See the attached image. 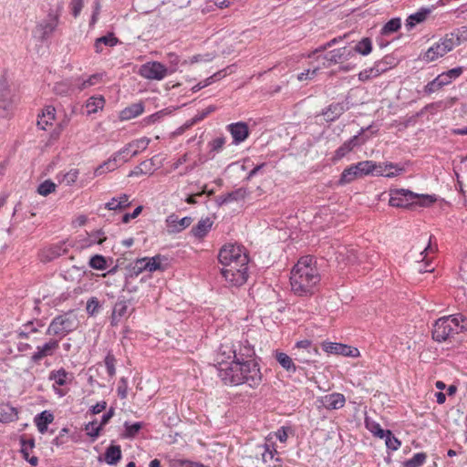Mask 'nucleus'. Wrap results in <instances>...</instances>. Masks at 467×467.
Listing matches in <instances>:
<instances>
[{"label":"nucleus","instance_id":"36","mask_svg":"<svg viewBox=\"0 0 467 467\" xmlns=\"http://www.w3.org/2000/svg\"><path fill=\"white\" fill-rule=\"evenodd\" d=\"M69 244L66 241L52 244L47 250L48 260H53L66 254L68 252Z\"/></svg>","mask_w":467,"mask_h":467},{"label":"nucleus","instance_id":"2","mask_svg":"<svg viewBox=\"0 0 467 467\" xmlns=\"http://www.w3.org/2000/svg\"><path fill=\"white\" fill-rule=\"evenodd\" d=\"M319 282L315 259L311 255L301 257L294 265V295L313 294L314 286Z\"/></svg>","mask_w":467,"mask_h":467},{"label":"nucleus","instance_id":"38","mask_svg":"<svg viewBox=\"0 0 467 467\" xmlns=\"http://www.w3.org/2000/svg\"><path fill=\"white\" fill-rule=\"evenodd\" d=\"M143 111L144 106L142 103H134L121 110L120 118L124 120L131 119L141 115Z\"/></svg>","mask_w":467,"mask_h":467},{"label":"nucleus","instance_id":"12","mask_svg":"<svg viewBox=\"0 0 467 467\" xmlns=\"http://www.w3.org/2000/svg\"><path fill=\"white\" fill-rule=\"evenodd\" d=\"M150 142V140L147 137H142L130 141L126 144L123 148L118 150V155L121 156V161L123 163L128 162L130 158L137 156L140 151L147 149Z\"/></svg>","mask_w":467,"mask_h":467},{"label":"nucleus","instance_id":"32","mask_svg":"<svg viewBox=\"0 0 467 467\" xmlns=\"http://www.w3.org/2000/svg\"><path fill=\"white\" fill-rule=\"evenodd\" d=\"M358 178H362L361 174H359V171L357 169V164H352L342 171L338 184L346 185L352 182H354Z\"/></svg>","mask_w":467,"mask_h":467},{"label":"nucleus","instance_id":"54","mask_svg":"<svg viewBox=\"0 0 467 467\" xmlns=\"http://www.w3.org/2000/svg\"><path fill=\"white\" fill-rule=\"evenodd\" d=\"M338 253L340 256L344 257L343 259L346 260L348 264L353 265L358 262V252L354 248H344V251H339Z\"/></svg>","mask_w":467,"mask_h":467},{"label":"nucleus","instance_id":"44","mask_svg":"<svg viewBox=\"0 0 467 467\" xmlns=\"http://www.w3.org/2000/svg\"><path fill=\"white\" fill-rule=\"evenodd\" d=\"M353 50L354 55L358 53L362 56H368L372 51V41L369 37H363L360 41H358Z\"/></svg>","mask_w":467,"mask_h":467},{"label":"nucleus","instance_id":"40","mask_svg":"<svg viewBox=\"0 0 467 467\" xmlns=\"http://www.w3.org/2000/svg\"><path fill=\"white\" fill-rule=\"evenodd\" d=\"M53 89L57 95L60 96H67L77 90L75 81L71 82L67 79L56 83Z\"/></svg>","mask_w":467,"mask_h":467},{"label":"nucleus","instance_id":"50","mask_svg":"<svg viewBox=\"0 0 467 467\" xmlns=\"http://www.w3.org/2000/svg\"><path fill=\"white\" fill-rule=\"evenodd\" d=\"M225 141H226V140L223 136H220V137H217V138L212 140L208 143V148L210 150V152L214 155L215 153L222 151L223 149V146L225 144Z\"/></svg>","mask_w":467,"mask_h":467},{"label":"nucleus","instance_id":"15","mask_svg":"<svg viewBox=\"0 0 467 467\" xmlns=\"http://www.w3.org/2000/svg\"><path fill=\"white\" fill-rule=\"evenodd\" d=\"M354 57L353 50L348 47H343L328 51L324 55L326 62L323 63L325 67L331 65L342 64Z\"/></svg>","mask_w":467,"mask_h":467},{"label":"nucleus","instance_id":"20","mask_svg":"<svg viewBox=\"0 0 467 467\" xmlns=\"http://www.w3.org/2000/svg\"><path fill=\"white\" fill-rule=\"evenodd\" d=\"M247 195V190L245 188L241 187L225 194L217 196L216 202L219 206H223L234 202L244 201Z\"/></svg>","mask_w":467,"mask_h":467},{"label":"nucleus","instance_id":"24","mask_svg":"<svg viewBox=\"0 0 467 467\" xmlns=\"http://www.w3.org/2000/svg\"><path fill=\"white\" fill-rule=\"evenodd\" d=\"M104 78L103 73H95L88 77H82L75 79V87L78 91H82L84 89L89 88L95 85H98L102 82Z\"/></svg>","mask_w":467,"mask_h":467},{"label":"nucleus","instance_id":"42","mask_svg":"<svg viewBox=\"0 0 467 467\" xmlns=\"http://www.w3.org/2000/svg\"><path fill=\"white\" fill-rule=\"evenodd\" d=\"M105 105V99L102 96L91 97L86 102L88 114H94L102 109Z\"/></svg>","mask_w":467,"mask_h":467},{"label":"nucleus","instance_id":"22","mask_svg":"<svg viewBox=\"0 0 467 467\" xmlns=\"http://www.w3.org/2000/svg\"><path fill=\"white\" fill-rule=\"evenodd\" d=\"M20 452L23 458L32 466H36L38 463V458L36 456H30V453L35 448V440L33 438H26L25 436H22L20 438Z\"/></svg>","mask_w":467,"mask_h":467},{"label":"nucleus","instance_id":"41","mask_svg":"<svg viewBox=\"0 0 467 467\" xmlns=\"http://www.w3.org/2000/svg\"><path fill=\"white\" fill-rule=\"evenodd\" d=\"M69 373L63 368L52 370L49 373L48 379L53 380L55 385L65 386L68 381Z\"/></svg>","mask_w":467,"mask_h":467},{"label":"nucleus","instance_id":"29","mask_svg":"<svg viewBox=\"0 0 467 467\" xmlns=\"http://www.w3.org/2000/svg\"><path fill=\"white\" fill-rule=\"evenodd\" d=\"M16 408L8 403H0V422H13L18 419Z\"/></svg>","mask_w":467,"mask_h":467},{"label":"nucleus","instance_id":"39","mask_svg":"<svg viewBox=\"0 0 467 467\" xmlns=\"http://www.w3.org/2000/svg\"><path fill=\"white\" fill-rule=\"evenodd\" d=\"M446 51L443 50L441 45L438 42L431 46L422 56V59L426 62H432L439 57L446 55Z\"/></svg>","mask_w":467,"mask_h":467},{"label":"nucleus","instance_id":"53","mask_svg":"<svg viewBox=\"0 0 467 467\" xmlns=\"http://www.w3.org/2000/svg\"><path fill=\"white\" fill-rule=\"evenodd\" d=\"M116 358L111 352H108L104 358V363L107 368V372L110 378H113L116 374Z\"/></svg>","mask_w":467,"mask_h":467},{"label":"nucleus","instance_id":"33","mask_svg":"<svg viewBox=\"0 0 467 467\" xmlns=\"http://www.w3.org/2000/svg\"><path fill=\"white\" fill-rule=\"evenodd\" d=\"M53 414L48 410H44L35 417L34 421L38 431L43 434L47 431V426L53 421Z\"/></svg>","mask_w":467,"mask_h":467},{"label":"nucleus","instance_id":"28","mask_svg":"<svg viewBox=\"0 0 467 467\" xmlns=\"http://www.w3.org/2000/svg\"><path fill=\"white\" fill-rule=\"evenodd\" d=\"M56 109L52 106H47L41 115H38L37 126L41 130H47L52 125L55 119Z\"/></svg>","mask_w":467,"mask_h":467},{"label":"nucleus","instance_id":"13","mask_svg":"<svg viewBox=\"0 0 467 467\" xmlns=\"http://www.w3.org/2000/svg\"><path fill=\"white\" fill-rule=\"evenodd\" d=\"M163 260L164 257L160 254L152 257L137 259L133 267L134 273L138 275L143 271H148L150 273L164 271L166 266L162 264Z\"/></svg>","mask_w":467,"mask_h":467},{"label":"nucleus","instance_id":"56","mask_svg":"<svg viewBox=\"0 0 467 467\" xmlns=\"http://www.w3.org/2000/svg\"><path fill=\"white\" fill-rule=\"evenodd\" d=\"M124 427H125V437L133 438L141 430L142 423L141 422H134V423L130 424L128 422H125Z\"/></svg>","mask_w":467,"mask_h":467},{"label":"nucleus","instance_id":"14","mask_svg":"<svg viewBox=\"0 0 467 467\" xmlns=\"http://www.w3.org/2000/svg\"><path fill=\"white\" fill-rule=\"evenodd\" d=\"M233 345L234 348H227L228 358H233L234 360L246 361L245 358H252L254 355V347L247 339L240 340Z\"/></svg>","mask_w":467,"mask_h":467},{"label":"nucleus","instance_id":"61","mask_svg":"<svg viewBox=\"0 0 467 467\" xmlns=\"http://www.w3.org/2000/svg\"><path fill=\"white\" fill-rule=\"evenodd\" d=\"M386 445L392 451H397L400 447V441L392 434L389 430H387Z\"/></svg>","mask_w":467,"mask_h":467},{"label":"nucleus","instance_id":"17","mask_svg":"<svg viewBox=\"0 0 467 467\" xmlns=\"http://www.w3.org/2000/svg\"><path fill=\"white\" fill-rule=\"evenodd\" d=\"M323 349L330 354H337L345 357H358L359 351L357 348H352L341 343L327 342L323 344Z\"/></svg>","mask_w":467,"mask_h":467},{"label":"nucleus","instance_id":"59","mask_svg":"<svg viewBox=\"0 0 467 467\" xmlns=\"http://www.w3.org/2000/svg\"><path fill=\"white\" fill-rule=\"evenodd\" d=\"M172 467H205L203 464L184 459H174Z\"/></svg>","mask_w":467,"mask_h":467},{"label":"nucleus","instance_id":"8","mask_svg":"<svg viewBox=\"0 0 467 467\" xmlns=\"http://www.w3.org/2000/svg\"><path fill=\"white\" fill-rule=\"evenodd\" d=\"M16 95L9 88L7 78L3 76L0 79V118H9L14 111Z\"/></svg>","mask_w":467,"mask_h":467},{"label":"nucleus","instance_id":"16","mask_svg":"<svg viewBox=\"0 0 467 467\" xmlns=\"http://www.w3.org/2000/svg\"><path fill=\"white\" fill-rule=\"evenodd\" d=\"M59 338L52 337L43 345L37 346L31 356L33 363H39L44 358L53 356L59 348Z\"/></svg>","mask_w":467,"mask_h":467},{"label":"nucleus","instance_id":"21","mask_svg":"<svg viewBox=\"0 0 467 467\" xmlns=\"http://www.w3.org/2000/svg\"><path fill=\"white\" fill-rule=\"evenodd\" d=\"M120 163H123L121 161V156L118 155V151H116L107 161H103L95 169L94 176L99 177L104 173L113 171L120 165Z\"/></svg>","mask_w":467,"mask_h":467},{"label":"nucleus","instance_id":"10","mask_svg":"<svg viewBox=\"0 0 467 467\" xmlns=\"http://www.w3.org/2000/svg\"><path fill=\"white\" fill-rule=\"evenodd\" d=\"M58 21L59 14L50 11L47 17L36 25L34 30V36L40 41H46L56 30Z\"/></svg>","mask_w":467,"mask_h":467},{"label":"nucleus","instance_id":"1","mask_svg":"<svg viewBox=\"0 0 467 467\" xmlns=\"http://www.w3.org/2000/svg\"><path fill=\"white\" fill-rule=\"evenodd\" d=\"M217 374L221 380L226 385L238 386L246 384L251 388L257 387L262 381L260 368L254 360L247 359L219 361Z\"/></svg>","mask_w":467,"mask_h":467},{"label":"nucleus","instance_id":"6","mask_svg":"<svg viewBox=\"0 0 467 467\" xmlns=\"http://www.w3.org/2000/svg\"><path fill=\"white\" fill-rule=\"evenodd\" d=\"M221 265L223 266L221 273L230 285L241 286L246 282L248 277L247 265H241L238 264V265H236L237 263Z\"/></svg>","mask_w":467,"mask_h":467},{"label":"nucleus","instance_id":"34","mask_svg":"<svg viewBox=\"0 0 467 467\" xmlns=\"http://www.w3.org/2000/svg\"><path fill=\"white\" fill-rule=\"evenodd\" d=\"M121 450L119 445H110L104 454V461L109 465H116L121 459Z\"/></svg>","mask_w":467,"mask_h":467},{"label":"nucleus","instance_id":"19","mask_svg":"<svg viewBox=\"0 0 467 467\" xmlns=\"http://www.w3.org/2000/svg\"><path fill=\"white\" fill-rule=\"evenodd\" d=\"M319 402L327 410H339L345 406L346 398L341 393L334 392L321 397Z\"/></svg>","mask_w":467,"mask_h":467},{"label":"nucleus","instance_id":"31","mask_svg":"<svg viewBox=\"0 0 467 467\" xmlns=\"http://www.w3.org/2000/svg\"><path fill=\"white\" fill-rule=\"evenodd\" d=\"M212 226L213 221L209 217L202 218L192 228V234L194 237L202 239L207 235Z\"/></svg>","mask_w":467,"mask_h":467},{"label":"nucleus","instance_id":"43","mask_svg":"<svg viewBox=\"0 0 467 467\" xmlns=\"http://www.w3.org/2000/svg\"><path fill=\"white\" fill-rule=\"evenodd\" d=\"M79 171L78 169H71L66 173H58L57 180L59 183H64L67 186L73 185L78 177Z\"/></svg>","mask_w":467,"mask_h":467},{"label":"nucleus","instance_id":"3","mask_svg":"<svg viewBox=\"0 0 467 467\" xmlns=\"http://www.w3.org/2000/svg\"><path fill=\"white\" fill-rule=\"evenodd\" d=\"M464 331H467V317L462 314H454L437 319L431 334L433 340L444 342Z\"/></svg>","mask_w":467,"mask_h":467},{"label":"nucleus","instance_id":"58","mask_svg":"<svg viewBox=\"0 0 467 467\" xmlns=\"http://www.w3.org/2000/svg\"><path fill=\"white\" fill-rule=\"evenodd\" d=\"M227 348H234L233 344H222L218 352H217V368L219 367V361L224 359L226 361L233 360V358H228V349Z\"/></svg>","mask_w":467,"mask_h":467},{"label":"nucleus","instance_id":"55","mask_svg":"<svg viewBox=\"0 0 467 467\" xmlns=\"http://www.w3.org/2000/svg\"><path fill=\"white\" fill-rule=\"evenodd\" d=\"M275 358L284 368L288 370L292 368V358L287 354L276 350Z\"/></svg>","mask_w":467,"mask_h":467},{"label":"nucleus","instance_id":"25","mask_svg":"<svg viewBox=\"0 0 467 467\" xmlns=\"http://www.w3.org/2000/svg\"><path fill=\"white\" fill-rule=\"evenodd\" d=\"M128 313V302L124 299H119L112 309L110 317V325L117 327L123 317H127Z\"/></svg>","mask_w":467,"mask_h":467},{"label":"nucleus","instance_id":"11","mask_svg":"<svg viewBox=\"0 0 467 467\" xmlns=\"http://www.w3.org/2000/svg\"><path fill=\"white\" fill-rule=\"evenodd\" d=\"M138 73L145 79L160 81L169 75V69L161 62L150 61L142 64Z\"/></svg>","mask_w":467,"mask_h":467},{"label":"nucleus","instance_id":"23","mask_svg":"<svg viewBox=\"0 0 467 467\" xmlns=\"http://www.w3.org/2000/svg\"><path fill=\"white\" fill-rule=\"evenodd\" d=\"M166 223L171 232L180 233L192 224V218L190 216L179 218L176 214H171L167 217Z\"/></svg>","mask_w":467,"mask_h":467},{"label":"nucleus","instance_id":"63","mask_svg":"<svg viewBox=\"0 0 467 467\" xmlns=\"http://www.w3.org/2000/svg\"><path fill=\"white\" fill-rule=\"evenodd\" d=\"M167 57L170 64V67H168L169 75H171L177 70L178 65L180 63V57L175 53H169Z\"/></svg>","mask_w":467,"mask_h":467},{"label":"nucleus","instance_id":"57","mask_svg":"<svg viewBox=\"0 0 467 467\" xmlns=\"http://www.w3.org/2000/svg\"><path fill=\"white\" fill-rule=\"evenodd\" d=\"M385 167L387 171L386 177L389 178L395 177L404 171V168L397 163L387 162Z\"/></svg>","mask_w":467,"mask_h":467},{"label":"nucleus","instance_id":"4","mask_svg":"<svg viewBox=\"0 0 467 467\" xmlns=\"http://www.w3.org/2000/svg\"><path fill=\"white\" fill-rule=\"evenodd\" d=\"M434 195L416 194L409 190L396 189L390 192L389 204L397 208H410L414 204L427 206L436 202Z\"/></svg>","mask_w":467,"mask_h":467},{"label":"nucleus","instance_id":"48","mask_svg":"<svg viewBox=\"0 0 467 467\" xmlns=\"http://www.w3.org/2000/svg\"><path fill=\"white\" fill-rule=\"evenodd\" d=\"M102 430V427L99 423H98L97 420L90 421L87 424H85L84 431H86V434L92 439V441H95L100 433V431Z\"/></svg>","mask_w":467,"mask_h":467},{"label":"nucleus","instance_id":"37","mask_svg":"<svg viewBox=\"0 0 467 467\" xmlns=\"http://www.w3.org/2000/svg\"><path fill=\"white\" fill-rule=\"evenodd\" d=\"M296 348L298 349L304 348L306 350V356L302 358H296V359L303 362L310 361L311 358L317 353V348L312 345V341L309 339L299 340L296 343Z\"/></svg>","mask_w":467,"mask_h":467},{"label":"nucleus","instance_id":"52","mask_svg":"<svg viewBox=\"0 0 467 467\" xmlns=\"http://www.w3.org/2000/svg\"><path fill=\"white\" fill-rule=\"evenodd\" d=\"M89 266L95 270H105L107 268V261L104 256L95 254L89 259Z\"/></svg>","mask_w":467,"mask_h":467},{"label":"nucleus","instance_id":"7","mask_svg":"<svg viewBox=\"0 0 467 467\" xmlns=\"http://www.w3.org/2000/svg\"><path fill=\"white\" fill-rule=\"evenodd\" d=\"M220 264L237 263L241 265H248V256L244 248L234 244H224L218 254Z\"/></svg>","mask_w":467,"mask_h":467},{"label":"nucleus","instance_id":"30","mask_svg":"<svg viewBox=\"0 0 467 467\" xmlns=\"http://www.w3.org/2000/svg\"><path fill=\"white\" fill-rule=\"evenodd\" d=\"M44 325L41 320H31L19 327L16 333L18 337L26 338L30 334L37 332L39 327H42Z\"/></svg>","mask_w":467,"mask_h":467},{"label":"nucleus","instance_id":"64","mask_svg":"<svg viewBox=\"0 0 467 467\" xmlns=\"http://www.w3.org/2000/svg\"><path fill=\"white\" fill-rule=\"evenodd\" d=\"M441 88H442V86L440 84L438 79L435 78L433 80L430 81L427 85H425L424 92L428 95H431Z\"/></svg>","mask_w":467,"mask_h":467},{"label":"nucleus","instance_id":"35","mask_svg":"<svg viewBox=\"0 0 467 467\" xmlns=\"http://www.w3.org/2000/svg\"><path fill=\"white\" fill-rule=\"evenodd\" d=\"M430 14L429 9H420V11L411 14L406 19L405 26L408 31L411 30L417 24L422 23L426 20Z\"/></svg>","mask_w":467,"mask_h":467},{"label":"nucleus","instance_id":"46","mask_svg":"<svg viewBox=\"0 0 467 467\" xmlns=\"http://www.w3.org/2000/svg\"><path fill=\"white\" fill-rule=\"evenodd\" d=\"M439 43L441 45L443 50H445L446 53L451 51L454 47L460 45L458 44V40L456 39L453 32L446 34L444 37L441 38Z\"/></svg>","mask_w":467,"mask_h":467},{"label":"nucleus","instance_id":"18","mask_svg":"<svg viewBox=\"0 0 467 467\" xmlns=\"http://www.w3.org/2000/svg\"><path fill=\"white\" fill-rule=\"evenodd\" d=\"M227 130L233 137V143L238 145L244 141L249 136V128L245 122L231 123L227 126Z\"/></svg>","mask_w":467,"mask_h":467},{"label":"nucleus","instance_id":"47","mask_svg":"<svg viewBox=\"0 0 467 467\" xmlns=\"http://www.w3.org/2000/svg\"><path fill=\"white\" fill-rule=\"evenodd\" d=\"M426 452H418L414 454L412 458L405 461L403 462V467H420L426 462Z\"/></svg>","mask_w":467,"mask_h":467},{"label":"nucleus","instance_id":"49","mask_svg":"<svg viewBox=\"0 0 467 467\" xmlns=\"http://www.w3.org/2000/svg\"><path fill=\"white\" fill-rule=\"evenodd\" d=\"M356 164L362 177L372 174L376 169V162L373 161H362Z\"/></svg>","mask_w":467,"mask_h":467},{"label":"nucleus","instance_id":"26","mask_svg":"<svg viewBox=\"0 0 467 467\" xmlns=\"http://www.w3.org/2000/svg\"><path fill=\"white\" fill-rule=\"evenodd\" d=\"M358 145V135H355L348 140L345 141L334 153L332 157L333 162H337L343 159L348 153Z\"/></svg>","mask_w":467,"mask_h":467},{"label":"nucleus","instance_id":"51","mask_svg":"<svg viewBox=\"0 0 467 467\" xmlns=\"http://www.w3.org/2000/svg\"><path fill=\"white\" fill-rule=\"evenodd\" d=\"M57 185L51 180H46L37 187V193L42 196H47L55 192Z\"/></svg>","mask_w":467,"mask_h":467},{"label":"nucleus","instance_id":"9","mask_svg":"<svg viewBox=\"0 0 467 467\" xmlns=\"http://www.w3.org/2000/svg\"><path fill=\"white\" fill-rule=\"evenodd\" d=\"M395 58L391 56H385L382 59L374 63L371 67L366 68L358 73V79L366 82L371 78H377L395 67Z\"/></svg>","mask_w":467,"mask_h":467},{"label":"nucleus","instance_id":"5","mask_svg":"<svg viewBox=\"0 0 467 467\" xmlns=\"http://www.w3.org/2000/svg\"><path fill=\"white\" fill-rule=\"evenodd\" d=\"M78 327L77 316L73 312H67L55 317L46 334L59 338V341L70 332L76 330Z\"/></svg>","mask_w":467,"mask_h":467},{"label":"nucleus","instance_id":"27","mask_svg":"<svg viewBox=\"0 0 467 467\" xmlns=\"http://www.w3.org/2000/svg\"><path fill=\"white\" fill-rule=\"evenodd\" d=\"M347 109L348 108L345 107L343 102L332 103L322 111V114L327 121H334L338 119Z\"/></svg>","mask_w":467,"mask_h":467},{"label":"nucleus","instance_id":"62","mask_svg":"<svg viewBox=\"0 0 467 467\" xmlns=\"http://www.w3.org/2000/svg\"><path fill=\"white\" fill-rule=\"evenodd\" d=\"M99 302L97 297H91L87 302L86 310L89 316H95L99 309Z\"/></svg>","mask_w":467,"mask_h":467},{"label":"nucleus","instance_id":"45","mask_svg":"<svg viewBox=\"0 0 467 467\" xmlns=\"http://www.w3.org/2000/svg\"><path fill=\"white\" fill-rule=\"evenodd\" d=\"M401 26V20L399 17L391 18L381 28L380 35L383 36H389L397 32Z\"/></svg>","mask_w":467,"mask_h":467},{"label":"nucleus","instance_id":"60","mask_svg":"<svg viewBox=\"0 0 467 467\" xmlns=\"http://www.w3.org/2000/svg\"><path fill=\"white\" fill-rule=\"evenodd\" d=\"M276 451L271 448L270 445L265 444L262 451V460L265 463L270 464L274 460Z\"/></svg>","mask_w":467,"mask_h":467}]
</instances>
